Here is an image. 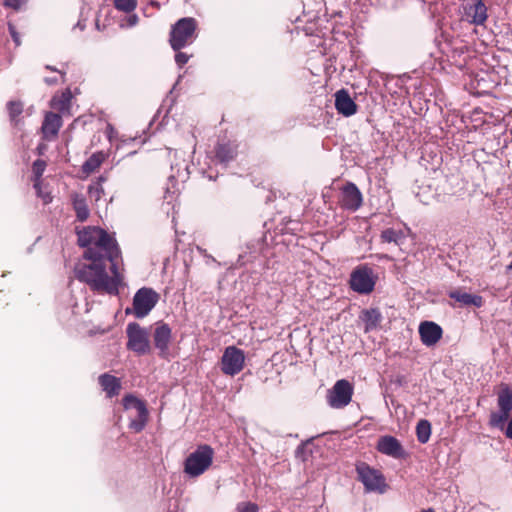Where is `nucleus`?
<instances>
[{"label":"nucleus","instance_id":"obj_34","mask_svg":"<svg viewBox=\"0 0 512 512\" xmlns=\"http://www.w3.org/2000/svg\"><path fill=\"white\" fill-rule=\"evenodd\" d=\"M190 56L180 50L175 55V62L179 67H183L189 60Z\"/></svg>","mask_w":512,"mask_h":512},{"label":"nucleus","instance_id":"obj_8","mask_svg":"<svg viewBox=\"0 0 512 512\" xmlns=\"http://www.w3.org/2000/svg\"><path fill=\"white\" fill-rule=\"evenodd\" d=\"M127 348L139 355L150 353L151 346L148 331L138 323L132 322L127 325Z\"/></svg>","mask_w":512,"mask_h":512},{"label":"nucleus","instance_id":"obj_23","mask_svg":"<svg viewBox=\"0 0 512 512\" xmlns=\"http://www.w3.org/2000/svg\"><path fill=\"white\" fill-rule=\"evenodd\" d=\"M73 209L76 213V218L80 222H85L90 215L85 197L79 193H73L71 195Z\"/></svg>","mask_w":512,"mask_h":512},{"label":"nucleus","instance_id":"obj_26","mask_svg":"<svg viewBox=\"0 0 512 512\" xmlns=\"http://www.w3.org/2000/svg\"><path fill=\"white\" fill-rule=\"evenodd\" d=\"M417 440L425 444L429 441L431 436V425L427 420H420L416 426Z\"/></svg>","mask_w":512,"mask_h":512},{"label":"nucleus","instance_id":"obj_1","mask_svg":"<svg viewBox=\"0 0 512 512\" xmlns=\"http://www.w3.org/2000/svg\"><path fill=\"white\" fill-rule=\"evenodd\" d=\"M78 244L85 247L84 258L89 264L79 263L75 278L97 293L117 295L123 275L119 271L121 251L114 237L104 229L87 226L77 231Z\"/></svg>","mask_w":512,"mask_h":512},{"label":"nucleus","instance_id":"obj_31","mask_svg":"<svg viewBox=\"0 0 512 512\" xmlns=\"http://www.w3.org/2000/svg\"><path fill=\"white\" fill-rule=\"evenodd\" d=\"M46 161L42 160V159H37L33 162V165H32V173H33V182L35 181H42L41 180V177L46 169Z\"/></svg>","mask_w":512,"mask_h":512},{"label":"nucleus","instance_id":"obj_19","mask_svg":"<svg viewBox=\"0 0 512 512\" xmlns=\"http://www.w3.org/2000/svg\"><path fill=\"white\" fill-rule=\"evenodd\" d=\"M335 108L339 114L350 117L357 112L358 106L348 91L341 89L335 93Z\"/></svg>","mask_w":512,"mask_h":512},{"label":"nucleus","instance_id":"obj_24","mask_svg":"<svg viewBox=\"0 0 512 512\" xmlns=\"http://www.w3.org/2000/svg\"><path fill=\"white\" fill-rule=\"evenodd\" d=\"M105 158L106 155L102 151L93 153L82 165V171L87 175L93 173L102 165Z\"/></svg>","mask_w":512,"mask_h":512},{"label":"nucleus","instance_id":"obj_4","mask_svg":"<svg viewBox=\"0 0 512 512\" xmlns=\"http://www.w3.org/2000/svg\"><path fill=\"white\" fill-rule=\"evenodd\" d=\"M498 411L491 412L489 416V426L492 428L504 429L505 423L510 418L512 412V386L506 383L500 385L497 392Z\"/></svg>","mask_w":512,"mask_h":512},{"label":"nucleus","instance_id":"obj_32","mask_svg":"<svg viewBox=\"0 0 512 512\" xmlns=\"http://www.w3.org/2000/svg\"><path fill=\"white\" fill-rule=\"evenodd\" d=\"M237 512H259V506L256 503L245 501L240 502L236 506Z\"/></svg>","mask_w":512,"mask_h":512},{"label":"nucleus","instance_id":"obj_11","mask_svg":"<svg viewBox=\"0 0 512 512\" xmlns=\"http://www.w3.org/2000/svg\"><path fill=\"white\" fill-rule=\"evenodd\" d=\"M159 300V294L152 288L143 287L139 289L133 298L134 315L143 318L155 307Z\"/></svg>","mask_w":512,"mask_h":512},{"label":"nucleus","instance_id":"obj_14","mask_svg":"<svg viewBox=\"0 0 512 512\" xmlns=\"http://www.w3.org/2000/svg\"><path fill=\"white\" fill-rule=\"evenodd\" d=\"M238 144L234 140L219 139L214 147V157L221 164H228L236 159Z\"/></svg>","mask_w":512,"mask_h":512},{"label":"nucleus","instance_id":"obj_21","mask_svg":"<svg viewBox=\"0 0 512 512\" xmlns=\"http://www.w3.org/2000/svg\"><path fill=\"white\" fill-rule=\"evenodd\" d=\"M449 297L459 302L462 306H475L480 308L484 304V299L482 296L462 292L460 290L450 292Z\"/></svg>","mask_w":512,"mask_h":512},{"label":"nucleus","instance_id":"obj_42","mask_svg":"<svg viewBox=\"0 0 512 512\" xmlns=\"http://www.w3.org/2000/svg\"><path fill=\"white\" fill-rule=\"evenodd\" d=\"M508 269H511L512 270V262L510 263V265L508 266Z\"/></svg>","mask_w":512,"mask_h":512},{"label":"nucleus","instance_id":"obj_3","mask_svg":"<svg viewBox=\"0 0 512 512\" xmlns=\"http://www.w3.org/2000/svg\"><path fill=\"white\" fill-rule=\"evenodd\" d=\"M213 458V448L207 444L200 445L185 459L184 472L190 477H198L210 468Z\"/></svg>","mask_w":512,"mask_h":512},{"label":"nucleus","instance_id":"obj_28","mask_svg":"<svg viewBox=\"0 0 512 512\" xmlns=\"http://www.w3.org/2000/svg\"><path fill=\"white\" fill-rule=\"evenodd\" d=\"M7 110L10 120L17 125L19 122L18 117L23 112V103L21 101H9L7 103Z\"/></svg>","mask_w":512,"mask_h":512},{"label":"nucleus","instance_id":"obj_9","mask_svg":"<svg viewBox=\"0 0 512 512\" xmlns=\"http://www.w3.org/2000/svg\"><path fill=\"white\" fill-rule=\"evenodd\" d=\"M221 371L228 376L240 373L245 365V354L240 348L232 345L225 348L221 357Z\"/></svg>","mask_w":512,"mask_h":512},{"label":"nucleus","instance_id":"obj_35","mask_svg":"<svg viewBox=\"0 0 512 512\" xmlns=\"http://www.w3.org/2000/svg\"><path fill=\"white\" fill-rule=\"evenodd\" d=\"M8 30H9V33H10L14 43L16 44V46H20V44H21L20 35L17 32L15 26L13 24L9 23Z\"/></svg>","mask_w":512,"mask_h":512},{"label":"nucleus","instance_id":"obj_37","mask_svg":"<svg viewBox=\"0 0 512 512\" xmlns=\"http://www.w3.org/2000/svg\"><path fill=\"white\" fill-rule=\"evenodd\" d=\"M47 70H50L52 72H58L59 74L62 75V82L64 83L66 80H65V74H66V71L64 69V67L62 69H58L56 67H53L51 65H46L45 67Z\"/></svg>","mask_w":512,"mask_h":512},{"label":"nucleus","instance_id":"obj_20","mask_svg":"<svg viewBox=\"0 0 512 512\" xmlns=\"http://www.w3.org/2000/svg\"><path fill=\"white\" fill-rule=\"evenodd\" d=\"M98 382L108 398H113L120 394L122 384L119 378L111 374L104 373L99 376Z\"/></svg>","mask_w":512,"mask_h":512},{"label":"nucleus","instance_id":"obj_22","mask_svg":"<svg viewBox=\"0 0 512 512\" xmlns=\"http://www.w3.org/2000/svg\"><path fill=\"white\" fill-rule=\"evenodd\" d=\"M72 93L69 88L65 89L61 94H56L50 101L51 108L59 114H65L70 111Z\"/></svg>","mask_w":512,"mask_h":512},{"label":"nucleus","instance_id":"obj_2","mask_svg":"<svg viewBox=\"0 0 512 512\" xmlns=\"http://www.w3.org/2000/svg\"><path fill=\"white\" fill-rule=\"evenodd\" d=\"M197 21L192 17L179 19L171 28L169 43L174 51L192 44L197 37Z\"/></svg>","mask_w":512,"mask_h":512},{"label":"nucleus","instance_id":"obj_16","mask_svg":"<svg viewBox=\"0 0 512 512\" xmlns=\"http://www.w3.org/2000/svg\"><path fill=\"white\" fill-rule=\"evenodd\" d=\"M172 339V331L168 324L158 322L153 332L155 348L159 350V356L166 357L169 351V344Z\"/></svg>","mask_w":512,"mask_h":512},{"label":"nucleus","instance_id":"obj_13","mask_svg":"<svg viewBox=\"0 0 512 512\" xmlns=\"http://www.w3.org/2000/svg\"><path fill=\"white\" fill-rule=\"evenodd\" d=\"M362 203L363 196L361 191L354 183L347 182L341 188V197L339 199L340 207L355 212L362 206Z\"/></svg>","mask_w":512,"mask_h":512},{"label":"nucleus","instance_id":"obj_25","mask_svg":"<svg viewBox=\"0 0 512 512\" xmlns=\"http://www.w3.org/2000/svg\"><path fill=\"white\" fill-rule=\"evenodd\" d=\"M381 313L378 309L371 308L363 312V320L365 322V331L376 328L381 322Z\"/></svg>","mask_w":512,"mask_h":512},{"label":"nucleus","instance_id":"obj_27","mask_svg":"<svg viewBox=\"0 0 512 512\" xmlns=\"http://www.w3.org/2000/svg\"><path fill=\"white\" fill-rule=\"evenodd\" d=\"M404 238L403 232L401 230H395L393 228L385 229L381 232L380 239L383 243H395L399 244L400 241Z\"/></svg>","mask_w":512,"mask_h":512},{"label":"nucleus","instance_id":"obj_15","mask_svg":"<svg viewBox=\"0 0 512 512\" xmlns=\"http://www.w3.org/2000/svg\"><path fill=\"white\" fill-rule=\"evenodd\" d=\"M376 449L387 456L395 459H403L406 456V452L401 442L394 436L385 435L378 439Z\"/></svg>","mask_w":512,"mask_h":512},{"label":"nucleus","instance_id":"obj_29","mask_svg":"<svg viewBox=\"0 0 512 512\" xmlns=\"http://www.w3.org/2000/svg\"><path fill=\"white\" fill-rule=\"evenodd\" d=\"M116 10L127 14L132 13L138 6V0H113Z\"/></svg>","mask_w":512,"mask_h":512},{"label":"nucleus","instance_id":"obj_36","mask_svg":"<svg viewBox=\"0 0 512 512\" xmlns=\"http://www.w3.org/2000/svg\"><path fill=\"white\" fill-rule=\"evenodd\" d=\"M24 2L25 0H4V6L18 10Z\"/></svg>","mask_w":512,"mask_h":512},{"label":"nucleus","instance_id":"obj_18","mask_svg":"<svg viewBox=\"0 0 512 512\" xmlns=\"http://www.w3.org/2000/svg\"><path fill=\"white\" fill-rule=\"evenodd\" d=\"M418 331L421 342L428 347L438 343L443 335L442 328L437 323L432 321L421 322Z\"/></svg>","mask_w":512,"mask_h":512},{"label":"nucleus","instance_id":"obj_10","mask_svg":"<svg viewBox=\"0 0 512 512\" xmlns=\"http://www.w3.org/2000/svg\"><path fill=\"white\" fill-rule=\"evenodd\" d=\"M461 20L475 26H483L487 21V7L483 0H464L461 4Z\"/></svg>","mask_w":512,"mask_h":512},{"label":"nucleus","instance_id":"obj_38","mask_svg":"<svg viewBox=\"0 0 512 512\" xmlns=\"http://www.w3.org/2000/svg\"><path fill=\"white\" fill-rule=\"evenodd\" d=\"M139 21V18L136 14H131L127 17V25L129 27L135 26Z\"/></svg>","mask_w":512,"mask_h":512},{"label":"nucleus","instance_id":"obj_12","mask_svg":"<svg viewBox=\"0 0 512 512\" xmlns=\"http://www.w3.org/2000/svg\"><path fill=\"white\" fill-rule=\"evenodd\" d=\"M122 403L126 410L131 407H134L137 410L138 416L136 419L130 421L129 429L135 433L141 432L145 428L149 417L146 403L132 394L125 395L122 399Z\"/></svg>","mask_w":512,"mask_h":512},{"label":"nucleus","instance_id":"obj_33","mask_svg":"<svg viewBox=\"0 0 512 512\" xmlns=\"http://www.w3.org/2000/svg\"><path fill=\"white\" fill-rule=\"evenodd\" d=\"M34 188L36 190V194L39 198L42 199L44 204H48L52 201V197L50 193L44 192L42 189V181H35L34 182Z\"/></svg>","mask_w":512,"mask_h":512},{"label":"nucleus","instance_id":"obj_6","mask_svg":"<svg viewBox=\"0 0 512 512\" xmlns=\"http://www.w3.org/2000/svg\"><path fill=\"white\" fill-rule=\"evenodd\" d=\"M356 472L366 491L378 493L386 491L388 485L381 471L372 468L365 462H360L356 465Z\"/></svg>","mask_w":512,"mask_h":512},{"label":"nucleus","instance_id":"obj_40","mask_svg":"<svg viewBox=\"0 0 512 512\" xmlns=\"http://www.w3.org/2000/svg\"><path fill=\"white\" fill-rule=\"evenodd\" d=\"M47 149V145L44 144V143H40L38 146H37V152L39 155H43L44 152L46 151Z\"/></svg>","mask_w":512,"mask_h":512},{"label":"nucleus","instance_id":"obj_7","mask_svg":"<svg viewBox=\"0 0 512 512\" xmlns=\"http://www.w3.org/2000/svg\"><path fill=\"white\" fill-rule=\"evenodd\" d=\"M353 394L354 386L350 381L346 379L337 380L327 392V403L334 409H342L350 404Z\"/></svg>","mask_w":512,"mask_h":512},{"label":"nucleus","instance_id":"obj_5","mask_svg":"<svg viewBox=\"0 0 512 512\" xmlns=\"http://www.w3.org/2000/svg\"><path fill=\"white\" fill-rule=\"evenodd\" d=\"M378 277L374 274L373 269L368 265L357 266L350 274V288L363 295L373 292Z\"/></svg>","mask_w":512,"mask_h":512},{"label":"nucleus","instance_id":"obj_17","mask_svg":"<svg viewBox=\"0 0 512 512\" xmlns=\"http://www.w3.org/2000/svg\"><path fill=\"white\" fill-rule=\"evenodd\" d=\"M62 125L63 121L59 113L47 112L41 126L42 138L46 141H54Z\"/></svg>","mask_w":512,"mask_h":512},{"label":"nucleus","instance_id":"obj_41","mask_svg":"<svg viewBox=\"0 0 512 512\" xmlns=\"http://www.w3.org/2000/svg\"><path fill=\"white\" fill-rule=\"evenodd\" d=\"M45 82L48 84V85H54L56 84L58 81L56 78H45Z\"/></svg>","mask_w":512,"mask_h":512},{"label":"nucleus","instance_id":"obj_39","mask_svg":"<svg viewBox=\"0 0 512 512\" xmlns=\"http://www.w3.org/2000/svg\"><path fill=\"white\" fill-rule=\"evenodd\" d=\"M505 436L509 439H512V418L510 419L506 427Z\"/></svg>","mask_w":512,"mask_h":512},{"label":"nucleus","instance_id":"obj_30","mask_svg":"<svg viewBox=\"0 0 512 512\" xmlns=\"http://www.w3.org/2000/svg\"><path fill=\"white\" fill-rule=\"evenodd\" d=\"M103 181H105V178L100 176L94 184H92L88 187V193H89L90 197L94 198L96 201H98L101 198L102 194L104 193L103 188H102Z\"/></svg>","mask_w":512,"mask_h":512}]
</instances>
